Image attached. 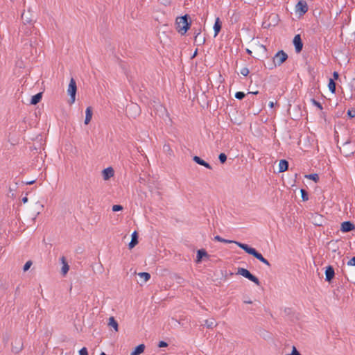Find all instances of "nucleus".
<instances>
[{
    "instance_id": "8",
    "label": "nucleus",
    "mask_w": 355,
    "mask_h": 355,
    "mask_svg": "<svg viewBox=\"0 0 355 355\" xmlns=\"http://www.w3.org/2000/svg\"><path fill=\"white\" fill-rule=\"evenodd\" d=\"M308 9L307 3L304 0L299 1L295 6V11L299 14L300 17L305 15Z\"/></svg>"
},
{
    "instance_id": "52",
    "label": "nucleus",
    "mask_w": 355,
    "mask_h": 355,
    "mask_svg": "<svg viewBox=\"0 0 355 355\" xmlns=\"http://www.w3.org/2000/svg\"><path fill=\"white\" fill-rule=\"evenodd\" d=\"M23 53L26 58H28L30 56H31L30 55V49L24 50V47L23 48Z\"/></svg>"
},
{
    "instance_id": "11",
    "label": "nucleus",
    "mask_w": 355,
    "mask_h": 355,
    "mask_svg": "<svg viewBox=\"0 0 355 355\" xmlns=\"http://www.w3.org/2000/svg\"><path fill=\"white\" fill-rule=\"evenodd\" d=\"M325 281L331 283L335 277V270L331 265H329L325 268Z\"/></svg>"
},
{
    "instance_id": "5",
    "label": "nucleus",
    "mask_w": 355,
    "mask_h": 355,
    "mask_svg": "<svg viewBox=\"0 0 355 355\" xmlns=\"http://www.w3.org/2000/svg\"><path fill=\"white\" fill-rule=\"evenodd\" d=\"M77 92L76 82L73 78H71L67 89V94L69 96V103L72 105L76 101V95Z\"/></svg>"
},
{
    "instance_id": "61",
    "label": "nucleus",
    "mask_w": 355,
    "mask_h": 355,
    "mask_svg": "<svg viewBox=\"0 0 355 355\" xmlns=\"http://www.w3.org/2000/svg\"><path fill=\"white\" fill-rule=\"evenodd\" d=\"M21 201L23 203H26L28 202V197L27 196L23 197L21 199Z\"/></svg>"
},
{
    "instance_id": "7",
    "label": "nucleus",
    "mask_w": 355,
    "mask_h": 355,
    "mask_svg": "<svg viewBox=\"0 0 355 355\" xmlns=\"http://www.w3.org/2000/svg\"><path fill=\"white\" fill-rule=\"evenodd\" d=\"M19 32L24 33L26 35H30L33 33L37 34V29L33 25H29L25 22L19 27Z\"/></svg>"
},
{
    "instance_id": "43",
    "label": "nucleus",
    "mask_w": 355,
    "mask_h": 355,
    "mask_svg": "<svg viewBox=\"0 0 355 355\" xmlns=\"http://www.w3.org/2000/svg\"><path fill=\"white\" fill-rule=\"evenodd\" d=\"M123 209V207L121 205H114L112 206V210L114 212H116L119 211H122Z\"/></svg>"
},
{
    "instance_id": "23",
    "label": "nucleus",
    "mask_w": 355,
    "mask_h": 355,
    "mask_svg": "<svg viewBox=\"0 0 355 355\" xmlns=\"http://www.w3.org/2000/svg\"><path fill=\"white\" fill-rule=\"evenodd\" d=\"M108 326L113 328L116 332L119 331L118 322L113 316L109 318Z\"/></svg>"
},
{
    "instance_id": "30",
    "label": "nucleus",
    "mask_w": 355,
    "mask_h": 355,
    "mask_svg": "<svg viewBox=\"0 0 355 355\" xmlns=\"http://www.w3.org/2000/svg\"><path fill=\"white\" fill-rule=\"evenodd\" d=\"M138 275L141 278L144 279V282H148L150 279V277H151L150 274L147 272H141L138 273Z\"/></svg>"
},
{
    "instance_id": "38",
    "label": "nucleus",
    "mask_w": 355,
    "mask_h": 355,
    "mask_svg": "<svg viewBox=\"0 0 355 355\" xmlns=\"http://www.w3.org/2000/svg\"><path fill=\"white\" fill-rule=\"evenodd\" d=\"M192 159L194 162H196V164H198L200 166L202 165V164L203 163V161H204V159H202L200 157L197 156V155H194Z\"/></svg>"
},
{
    "instance_id": "40",
    "label": "nucleus",
    "mask_w": 355,
    "mask_h": 355,
    "mask_svg": "<svg viewBox=\"0 0 355 355\" xmlns=\"http://www.w3.org/2000/svg\"><path fill=\"white\" fill-rule=\"evenodd\" d=\"M0 288L4 291L8 288V284L2 278H0Z\"/></svg>"
},
{
    "instance_id": "50",
    "label": "nucleus",
    "mask_w": 355,
    "mask_h": 355,
    "mask_svg": "<svg viewBox=\"0 0 355 355\" xmlns=\"http://www.w3.org/2000/svg\"><path fill=\"white\" fill-rule=\"evenodd\" d=\"M163 149L164 151L168 152L170 155L173 152L169 144H164L163 146Z\"/></svg>"
},
{
    "instance_id": "37",
    "label": "nucleus",
    "mask_w": 355,
    "mask_h": 355,
    "mask_svg": "<svg viewBox=\"0 0 355 355\" xmlns=\"http://www.w3.org/2000/svg\"><path fill=\"white\" fill-rule=\"evenodd\" d=\"M245 96V94L243 92H236L234 94V97L238 100H243Z\"/></svg>"
},
{
    "instance_id": "34",
    "label": "nucleus",
    "mask_w": 355,
    "mask_h": 355,
    "mask_svg": "<svg viewBox=\"0 0 355 355\" xmlns=\"http://www.w3.org/2000/svg\"><path fill=\"white\" fill-rule=\"evenodd\" d=\"M21 19L23 20V23L25 22L29 25H33V19L30 18L28 15H25L24 12L21 14Z\"/></svg>"
},
{
    "instance_id": "64",
    "label": "nucleus",
    "mask_w": 355,
    "mask_h": 355,
    "mask_svg": "<svg viewBox=\"0 0 355 355\" xmlns=\"http://www.w3.org/2000/svg\"><path fill=\"white\" fill-rule=\"evenodd\" d=\"M19 286H17L15 289V295H19Z\"/></svg>"
},
{
    "instance_id": "44",
    "label": "nucleus",
    "mask_w": 355,
    "mask_h": 355,
    "mask_svg": "<svg viewBox=\"0 0 355 355\" xmlns=\"http://www.w3.org/2000/svg\"><path fill=\"white\" fill-rule=\"evenodd\" d=\"M286 355H302L301 353L297 349L295 346H293L292 347V352L291 354H288Z\"/></svg>"
},
{
    "instance_id": "45",
    "label": "nucleus",
    "mask_w": 355,
    "mask_h": 355,
    "mask_svg": "<svg viewBox=\"0 0 355 355\" xmlns=\"http://www.w3.org/2000/svg\"><path fill=\"white\" fill-rule=\"evenodd\" d=\"M347 266L349 267V268H352L351 267L355 266V257H353L348 261Z\"/></svg>"
},
{
    "instance_id": "20",
    "label": "nucleus",
    "mask_w": 355,
    "mask_h": 355,
    "mask_svg": "<svg viewBox=\"0 0 355 355\" xmlns=\"http://www.w3.org/2000/svg\"><path fill=\"white\" fill-rule=\"evenodd\" d=\"M42 92H38L37 94L32 96L30 101V105H35L39 103L42 98Z\"/></svg>"
},
{
    "instance_id": "15",
    "label": "nucleus",
    "mask_w": 355,
    "mask_h": 355,
    "mask_svg": "<svg viewBox=\"0 0 355 355\" xmlns=\"http://www.w3.org/2000/svg\"><path fill=\"white\" fill-rule=\"evenodd\" d=\"M131 241L128 243V248L132 250L139 243V234L137 231H134L131 235Z\"/></svg>"
},
{
    "instance_id": "29",
    "label": "nucleus",
    "mask_w": 355,
    "mask_h": 355,
    "mask_svg": "<svg viewBox=\"0 0 355 355\" xmlns=\"http://www.w3.org/2000/svg\"><path fill=\"white\" fill-rule=\"evenodd\" d=\"M195 42L197 43L198 46H200L205 44V37L202 36L201 35H195Z\"/></svg>"
},
{
    "instance_id": "42",
    "label": "nucleus",
    "mask_w": 355,
    "mask_h": 355,
    "mask_svg": "<svg viewBox=\"0 0 355 355\" xmlns=\"http://www.w3.org/2000/svg\"><path fill=\"white\" fill-rule=\"evenodd\" d=\"M221 275L224 280H226L229 276L234 275V273L232 272H230L229 274H227L226 270H221Z\"/></svg>"
},
{
    "instance_id": "51",
    "label": "nucleus",
    "mask_w": 355,
    "mask_h": 355,
    "mask_svg": "<svg viewBox=\"0 0 355 355\" xmlns=\"http://www.w3.org/2000/svg\"><path fill=\"white\" fill-rule=\"evenodd\" d=\"M201 166H202L205 167L206 168L210 169V170H211V169H212V167H211V166L210 165V164H209V163H208V162H206V161H205V160L203 161V163L202 164V165H201Z\"/></svg>"
},
{
    "instance_id": "22",
    "label": "nucleus",
    "mask_w": 355,
    "mask_h": 355,
    "mask_svg": "<svg viewBox=\"0 0 355 355\" xmlns=\"http://www.w3.org/2000/svg\"><path fill=\"white\" fill-rule=\"evenodd\" d=\"M313 220H314L313 224L315 226H318V227L323 226V223L324 222L323 216L316 214L313 216Z\"/></svg>"
},
{
    "instance_id": "10",
    "label": "nucleus",
    "mask_w": 355,
    "mask_h": 355,
    "mask_svg": "<svg viewBox=\"0 0 355 355\" xmlns=\"http://www.w3.org/2000/svg\"><path fill=\"white\" fill-rule=\"evenodd\" d=\"M23 341L21 338H16L12 343V352L15 354H19L23 349Z\"/></svg>"
},
{
    "instance_id": "19",
    "label": "nucleus",
    "mask_w": 355,
    "mask_h": 355,
    "mask_svg": "<svg viewBox=\"0 0 355 355\" xmlns=\"http://www.w3.org/2000/svg\"><path fill=\"white\" fill-rule=\"evenodd\" d=\"M92 116H93V109L92 107L89 106L86 108V110H85V121H84V123L85 125H88L92 119Z\"/></svg>"
},
{
    "instance_id": "2",
    "label": "nucleus",
    "mask_w": 355,
    "mask_h": 355,
    "mask_svg": "<svg viewBox=\"0 0 355 355\" xmlns=\"http://www.w3.org/2000/svg\"><path fill=\"white\" fill-rule=\"evenodd\" d=\"M288 58V54L284 51H278L272 58V62L268 67L269 69L272 70L276 67L282 65Z\"/></svg>"
},
{
    "instance_id": "57",
    "label": "nucleus",
    "mask_w": 355,
    "mask_h": 355,
    "mask_svg": "<svg viewBox=\"0 0 355 355\" xmlns=\"http://www.w3.org/2000/svg\"><path fill=\"white\" fill-rule=\"evenodd\" d=\"M35 182H36V179H35L33 180H31V181H27L25 182V184L26 185H31V184H33Z\"/></svg>"
},
{
    "instance_id": "1",
    "label": "nucleus",
    "mask_w": 355,
    "mask_h": 355,
    "mask_svg": "<svg viewBox=\"0 0 355 355\" xmlns=\"http://www.w3.org/2000/svg\"><path fill=\"white\" fill-rule=\"evenodd\" d=\"M175 25L177 31L182 35L190 29L191 26V19L189 14H185L183 16L178 17L175 19Z\"/></svg>"
},
{
    "instance_id": "16",
    "label": "nucleus",
    "mask_w": 355,
    "mask_h": 355,
    "mask_svg": "<svg viewBox=\"0 0 355 355\" xmlns=\"http://www.w3.org/2000/svg\"><path fill=\"white\" fill-rule=\"evenodd\" d=\"M285 314L289 317V319L291 321L297 320L299 318L297 316L295 312L293 310L292 308L286 307L284 309Z\"/></svg>"
},
{
    "instance_id": "49",
    "label": "nucleus",
    "mask_w": 355,
    "mask_h": 355,
    "mask_svg": "<svg viewBox=\"0 0 355 355\" xmlns=\"http://www.w3.org/2000/svg\"><path fill=\"white\" fill-rule=\"evenodd\" d=\"M168 345V344L164 340H160L157 345L158 347H159V348L166 347Z\"/></svg>"
},
{
    "instance_id": "25",
    "label": "nucleus",
    "mask_w": 355,
    "mask_h": 355,
    "mask_svg": "<svg viewBox=\"0 0 355 355\" xmlns=\"http://www.w3.org/2000/svg\"><path fill=\"white\" fill-rule=\"evenodd\" d=\"M214 240L218 242L224 243H235L236 245V243H240L239 241H233V240H229L222 238L219 235H216L214 236Z\"/></svg>"
},
{
    "instance_id": "48",
    "label": "nucleus",
    "mask_w": 355,
    "mask_h": 355,
    "mask_svg": "<svg viewBox=\"0 0 355 355\" xmlns=\"http://www.w3.org/2000/svg\"><path fill=\"white\" fill-rule=\"evenodd\" d=\"M79 355H88V351L87 347H83L79 350Z\"/></svg>"
},
{
    "instance_id": "63",
    "label": "nucleus",
    "mask_w": 355,
    "mask_h": 355,
    "mask_svg": "<svg viewBox=\"0 0 355 355\" xmlns=\"http://www.w3.org/2000/svg\"><path fill=\"white\" fill-rule=\"evenodd\" d=\"M260 48L264 51V52H266L267 51V49L266 47V46L261 44L260 45Z\"/></svg>"
},
{
    "instance_id": "62",
    "label": "nucleus",
    "mask_w": 355,
    "mask_h": 355,
    "mask_svg": "<svg viewBox=\"0 0 355 355\" xmlns=\"http://www.w3.org/2000/svg\"><path fill=\"white\" fill-rule=\"evenodd\" d=\"M270 25H271V24H270H270H266V22L265 21V22H263V23L262 26H263V28H268V27H269Z\"/></svg>"
},
{
    "instance_id": "6",
    "label": "nucleus",
    "mask_w": 355,
    "mask_h": 355,
    "mask_svg": "<svg viewBox=\"0 0 355 355\" xmlns=\"http://www.w3.org/2000/svg\"><path fill=\"white\" fill-rule=\"evenodd\" d=\"M23 42L24 43V50L30 49L31 55H33L34 53L37 54V46L38 45V42L36 38H34V40H33V38L24 39Z\"/></svg>"
},
{
    "instance_id": "36",
    "label": "nucleus",
    "mask_w": 355,
    "mask_h": 355,
    "mask_svg": "<svg viewBox=\"0 0 355 355\" xmlns=\"http://www.w3.org/2000/svg\"><path fill=\"white\" fill-rule=\"evenodd\" d=\"M311 101L312 104L316 107H318L319 110H322L323 109L322 104L319 101H316L315 98H311Z\"/></svg>"
},
{
    "instance_id": "26",
    "label": "nucleus",
    "mask_w": 355,
    "mask_h": 355,
    "mask_svg": "<svg viewBox=\"0 0 355 355\" xmlns=\"http://www.w3.org/2000/svg\"><path fill=\"white\" fill-rule=\"evenodd\" d=\"M204 325L208 329H213L217 326V323H216L214 318H211L210 320H205Z\"/></svg>"
},
{
    "instance_id": "28",
    "label": "nucleus",
    "mask_w": 355,
    "mask_h": 355,
    "mask_svg": "<svg viewBox=\"0 0 355 355\" xmlns=\"http://www.w3.org/2000/svg\"><path fill=\"white\" fill-rule=\"evenodd\" d=\"M305 178L313 181L315 183H317L320 180V178H319V175L318 173H310V174L306 175Z\"/></svg>"
},
{
    "instance_id": "27",
    "label": "nucleus",
    "mask_w": 355,
    "mask_h": 355,
    "mask_svg": "<svg viewBox=\"0 0 355 355\" xmlns=\"http://www.w3.org/2000/svg\"><path fill=\"white\" fill-rule=\"evenodd\" d=\"M328 87H329V91L332 94H335L336 93V83L334 80V79L329 78V83H328Z\"/></svg>"
},
{
    "instance_id": "59",
    "label": "nucleus",
    "mask_w": 355,
    "mask_h": 355,
    "mask_svg": "<svg viewBox=\"0 0 355 355\" xmlns=\"http://www.w3.org/2000/svg\"><path fill=\"white\" fill-rule=\"evenodd\" d=\"M270 18H272L273 19H277L278 18V15H276V14H271L270 16H269V19Z\"/></svg>"
},
{
    "instance_id": "47",
    "label": "nucleus",
    "mask_w": 355,
    "mask_h": 355,
    "mask_svg": "<svg viewBox=\"0 0 355 355\" xmlns=\"http://www.w3.org/2000/svg\"><path fill=\"white\" fill-rule=\"evenodd\" d=\"M249 73H250V71H249L248 68H247V67H243L241 70V74L243 76H247L249 74Z\"/></svg>"
},
{
    "instance_id": "58",
    "label": "nucleus",
    "mask_w": 355,
    "mask_h": 355,
    "mask_svg": "<svg viewBox=\"0 0 355 355\" xmlns=\"http://www.w3.org/2000/svg\"><path fill=\"white\" fill-rule=\"evenodd\" d=\"M277 102L274 103V102H272V101H270V102H269L268 105H269V107H270V108H273V107H275V105H277Z\"/></svg>"
},
{
    "instance_id": "32",
    "label": "nucleus",
    "mask_w": 355,
    "mask_h": 355,
    "mask_svg": "<svg viewBox=\"0 0 355 355\" xmlns=\"http://www.w3.org/2000/svg\"><path fill=\"white\" fill-rule=\"evenodd\" d=\"M192 31L195 35H200L201 33V25L200 24H194L192 28Z\"/></svg>"
},
{
    "instance_id": "13",
    "label": "nucleus",
    "mask_w": 355,
    "mask_h": 355,
    "mask_svg": "<svg viewBox=\"0 0 355 355\" xmlns=\"http://www.w3.org/2000/svg\"><path fill=\"white\" fill-rule=\"evenodd\" d=\"M210 255L207 253L205 249L201 248L200 250H197L196 253V259L195 260V262L196 263H200L202 261L205 259H209Z\"/></svg>"
},
{
    "instance_id": "33",
    "label": "nucleus",
    "mask_w": 355,
    "mask_h": 355,
    "mask_svg": "<svg viewBox=\"0 0 355 355\" xmlns=\"http://www.w3.org/2000/svg\"><path fill=\"white\" fill-rule=\"evenodd\" d=\"M69 270V266L68 263H64V265H62V266L61 268L60 273L63 277H64V276H66V275L67 274Z\"/></svg>"
},
{
    "instance_id": "14",
    "label": "nucleus",
    "mask_w": 355,
    "mask_h": 355,
    "mask_svg": "<svg viewBox=\"0 0 355 355\" xmlns=\"http://www.w3.org/2000/svg\"><path fill=\"white\" fill-rule=\"evenodd\" d=\"M101 173L104 180H109L114 175V171L111 166L104 168Z\"/></svg>"
},
{
    "instance_id": "24",
    "label": "nucleus",
    "mask_w": 355,
    "mask_h": 355,
    "mask_svg": "<svg viewBox=\"0 0 355 355\" xmlns=\"http://www.w3.org/2000/svg\"><path fill=\"white\" fill-rule=\"evenodd\" d=\"M348 270H349V275L345 274L343 270H342V272L343 273V275L345 276V278L348 282H352V283L355 284V276L354 275V272L352 271V268H348Z\"/></svg>"
},
{
    "instance_id": "53",
    "label": "nucleus",
    "mask_w": 355,
    "mask_h": 355,
    "mask_svg": "<svg viewBox=\"0 0 355 355\" xmlns=\"http://www.w3.org/2000/svg\"><path fill=\"white\" fill-rule=\"evenodd\" d=\"M339 76H340V75H339L338 72L334 71L332 79H334V80L335 81L336 80H338L339 78Z\"/></svg>"
},
{
    "instance_id": "60",
    "label": "nucleus",
    "mask_w": 355,
    "mask_h": 355,
    "mask_svg": "<svg viewBox=\"0 0 355 355\" xmlns=\"http://www.w3.org/2000/svg\"><path fill=\"white\" fill-rule=\"evenodd\" d=\"M177 282L178 284H182V281L184 280L180 276H177Z\"/></svg>"
},
{
    "instance_id": "35",
    "label": "nucleus",
    "mask_w": 355,
    "mask_h": 355,
    "mask_svg": "<svg viewBox=\"0 0 355 355\" xmlns=\"http://www.w3.org/2000/svg\"><path fill=\"white\" fill-rule=\"evenodd\" d=\"M227 155H225V153H220L219 155H218V159H219V162L220 164H223L226 162L227 161Z\"/></svg>"
},
{
    "instance_id": "56",
    "label": "nucleus",
    "mask_w": 355,
    "mask_h": 355,
    "mask_svg": "<svg viewBox=\"0 0 355 355\" xmlns=\"http://www.w3.org/2000/svg\"><path fill=\"white\" fill-rule=\"evenodd\" d=\"M60 261H61V263L62 265H64V263H68L67 261V259L65 257L62 256L61 258H60Z\"/></svg>"
},
{
    "instance_id": "31",
    "label": "nucleus",
    "mask_w": 355,
    "mask_h": 355,
    "mask_svg": "<svg viewBox=\"0 0 355 355\" xmlns=\"http://www.w3.org/2000/svg\"><path fill=\"white\" fill-rule=\"evenodd\" d=\"M300 193L303 202H306L309 200V192L305 189H301Z\"/></svg>"
},
{
    "instance_id": "17",
    "label": "nucleus",
    "mask_w": 355,
    "mask_h": 355,
    "mask_svg": "<svg viewBox=\"0 0 355 355\" xmlns=\"http://www.w3.org/2000/svg\"><path fill=\"white\" fill-rule=\"evenodd\" d=\"M214 37H216L222 29V21L219 17H216L214 24Z\"/></svg>"
},
{
    "instance_id": "12",
    "label": "nucleus",
    "mask_w": 355,
    "mask_h": 355,
    "mask_svg": "<svg viewBox=\"0 0 355 355\" xmlns=\"http://www.w3.org/2000/svg\"><path fill=\"white\" fill-rule=\"evenodd\" d=\"M355 230V225L350 220L344 221L340 225V231L344 233L350 232Z\"/></svg>"
},
{
    "instance_id": "46",
    "label": "nucleus",
    "mask_w": 355,
    "mask_h": 355,
    "mask_svg": "<svg viewBox=\"0 0 355 355\" xmlns=\"http://www.w3.org/2000/svg\"><path fill=\"white\" fill-rule=\"evenodd\" d=\"M307 70L309 73L314 78L315 77V71L314 68L311 65H308Z\"/></svg>"
},
{
    "instance_id": "9",
    "label": "nucleus",
    "mask_w": 355,
    "mask_h": 355,
    "mask_svg": "<svg viewBox=\"0 0 355 355\" xmlns=\"http://www.w3.org/2000/svg\"><path fill=\"white\" fill-rule=\"evenodd\" d=\"M293 44L297 53H300L302 51L304 43L300 34L295 35L293 40Z\"/></svg>"
},
{
    "instance_id": "54",
    "label": "nucleus",
    "mask_w": 355,
    "mask_h": 355,
    "mask_svg": "<svg viewBox=\"0 0 355 355\" xmlns=\"http://www.w3.org/2000/svg\"><path fill=\"white\" fill-rule=\"evenodd\" d=\"M350 85H351L352 89L355 91V78H353L351 80Z\"/></svg>"
},
{
    "instance_id": "39",
    "label": "nucleus",
    "mask_w": 355,
    "mask_h": 355,
    "mask_svg": "<svg viewBox=\"0 0 355 355\" xmlns=\"http://www.w3.org/2000/svg\"><path fill=\"white\" fill-rule=\"evenodd\" d=\"M32 265H33V261L31 260H28V261H26L23 267L24 272L28 271Z\"/></svg>"
},
{
    "instance_id": "4",
    "label": "nucleus",
    "mask_w": 355,
    "mask_h": 355,
    "mask_svg": "<svg viewBox=\"0 0 355 355\" xmlns=\"http://www.w3.org/2000/svg\"><path fill=\"white\" fill-rule=\"evenodd\" d=\"M236 275L243 276L248 280L252 282L257 286H260L261 282L257 277L252 274L248 269L244 268H238Z\"/></svg>"
},
{
    "instance_id": "21",
    "label": "nucleus",
    "mask_w": 355,
    "mask_h": 355,
    "mask_svg": "<svg viewBox=\"0 0 355 355\" xmlns=\"http://www.w3.org/2000/svg\"><path fill=\"white\" fill-rule=\"evenodd\" d=\"M145 348L146 346L144 344H139L133 349V350L130 353V355H140L144 352Z\"/></svg>"
},
{
    "instance_id": "3",
    "label": "nucleus",
    "mask_w": 355,
    "mask_h": 355,
    "mask_svg": "<svg viewBox=\"0 0 355 355\" xmlns=\"http://www.w3.org/2000/svg\"><path fill=\"white\" fill-rule=\"evenodd\" d=\"M236 245L244 250L247 254L252 255L259 261H261L264 257L258 250L250 245L243 243H236Z\"/></svg>"
},
{
    "instance_id": "41",
    "label": "nucleus",
    "mask_w": 355,
    "mask_h": 355,
    "mask_svg": "<svg viewBox=\"0 0 355 355\" xmlns=\"http://www.w3.org/2000/svg\"><path fill=\"white\" fill-rule=\"evenodd\" d=\"M347 116L349 119H352L355 117V109L352 108V110H348L347 112Z\"/></svg>"
},
{
    "instance_id": "55",
    "label": "nucleus",
    "mask_w": 355,
    "mask_h": 355,
    "mask_svg": "<svg viewBox=\"0 0 355 355\" xmlns=\"http://www.w3.org/2000/svg\"><path fill=\"white\" fill-rule=\"evenodd\" d=\"M261 262H262L263 263H264V264L267 265L268 266H271V265H270V262H269V261H268L266 258H263V259L261 261Z\"/></svg>"
},
{
    "instance_id": "18",
    "label": "nucleus",
    "mask_w": 355,
    "mask_h": 355,
    "mask_svg": "<svg viewBox=\"0 0 355 355\" xmlns=\"http://www.w3.org/2000/svg\"><path fill=\"white\" fill-rule=\"evenodd\" d=\"M288 167H289V163L286 159H280L279 163L278 172L279 173L285 172L288 170Z\"/></svg>"
}]
</instances>
